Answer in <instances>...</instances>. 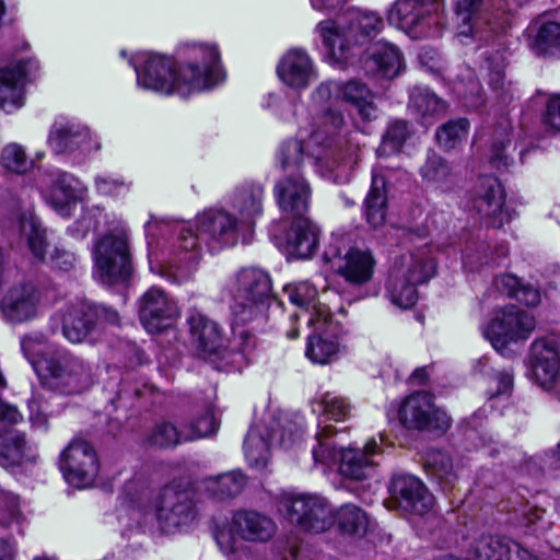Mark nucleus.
I'll use <instances>...</instances> for the list:
<instances>
[{
  "label": "nucleus",
  "mask_w": 560,
  "mask_h": 560,
  "mask_svg": "<svg viewBox=\"0 0 560 560\" xmlns=\"http://www.w3.org/2000/svg\"><path fill=\"white\" fill-rule=\"evenodd\" d=\"M232 326V337L225 340L222 326L208 315L192 311L187 317L190 342L197 355L219 369L241 371L246 366L256 348V337L248 329Z\"/></svg>",
  "instance_id": "nucleus-1"
},
{
  "label": "nucleus",
  "mask_w": 560,
  "mask_h": 560,
  "mask_svg": "<svg viewBox=\"0 0 560 560\" xmlns=\"http://www.w3.org/2000/svg\"><path fill=\"white\" fill-rule=\"evenodd\" d=\"M148 243V260L150 269L162 272L164 266L183 272H191L201 258V241L203 237L191 226H182L167 252L161 248L159 235L168 232L164 221H150L145 225Z\"/></svg>",
  "instance_id": "nucleus-2"
},
{
  "label": "nucleus",
  "mask_w": 560,
  "mask_h": 560,
  "mask_svg": "<svg viewBox=\"0 0 560 560\" xmlns=\"http://www.w3.org/2000/svg\"><path fill=\"white\" fill-rule=\"evenodd\" d=\"M384 27L385 21L380 14L358 9L348 10L338 22L327 20L317 25L325 47L339 59H348L351 47L368 44Z\"/></svg>",
  "instance_id": "nucleus-3"
},
{
  "label": "nucleus",
  "mask_w": 560,
  "mask_h": 560,
  "mask_svg": "<svg viewBox=\"0 0 560 560\" xmlns=\"http://www.w3.org/2000/svg\"><path fill=\"white\" fill-rule=\"evenodd\" d=\"M177 56L182 91H202L223 80L221 55L217 44L186 42L178 47Z\"/></svg>",
  "instance_id": "nucleus-4"
},
{
  "label": "nucleus",
  "mask_w": 560,
  "mask_h": 560,
  "mask_svg": "<svg viewBox=\"0 0 560 560\" xmlns=\"http://www.w3.org/2000/svg\"><path fill=\"white\" fill-rule=\"evenodd\" d=\"M161 530L174 533L191 525L198 515L196 491L190 482L173 481L165 486L149 506Z\"/></svg>",
  "instance_id": "nucleus-5"
},
{
  "label": "nucleus",
  "mask_w": 560,
  "mask_h": 560,
  "mask_svg": "<svg viewBox=\"0 0 560 560\" xmlns=\"http://www.w3.org/2000/svg\"><path fill=\"white\" fill-rule=\"evenodd\" d=\"M231 305L234 322L247 324L265 310L271 294V280L268 273L257 268L242 269L232 288Z\"/></svg>",
  "instance_id": "nucleus-6"
},
{
  "label": "nucleus",
  "mask_w": 560,
  "mask_h": 560,
  "mask_svg": "<svg viewBox=\"0 0 560 560\" xmlns=\"http://www.w3.org/2000/svg\"><path fill=\"white\" fill-rule=\"evenodd\" d=\"M95 276L106 285L127 282L132 275L128 236L125 232L107 233L94 245Z\"/></svg>",
  "instance_id": "nucleus-7"
},
{
  "label": "nucleus",
  "mask_w": 560,
  "mask_h": 560,
  "mask_svg": "<svg viewBox=\"0 0 560 560\" xmlns=\"http://www.w3.org/2000/svg\"><path fill=\"white\" fill-rule=\"evenodd\" d=\"M398 419L407 430L444 435L452 427L453 419L446 410L435 402L433 394L417 390L408 395L400 404Z\"/></svg>",
  "instance_id": "nucleus-8"
},
{
  "label": "nucleus",
  "mask_w": 560,
  "mask_h": 560,
  "mask_svg": "<svg viewBox=\"0 0 560 560\" xmlns=\"http://www.w3.org/2000/svg\"><path fill=\"white\" fill-rule=\"evenodd\" d=\"M279 512L301 530L323 533L335 523V514L327 500L312 494H284L279 500Z\"/></svg>",
  "instance_id": "nucleus-9"
},
{
  "label": "nucleus",
  "mask_w": 560,
  "mask_h": 560,
  "mask_svg": "<svg viewBox=\"0 0 560 560\" xmlns=\"http://www.w3.org/2000/svg\"><path fill=\"white\" fill-rule=\"evenodd\" d=\"M38 372L44 383L63 394L80 393L91 382V369L85 362L70 353H62L44 360Z\"/></svg>",
  "instance_id": "nucleus-10"
},
{
  "label": "nucleus",
  "mask_w": 560,
  "mask_h": 560,
  "mask_svg": "<svg viewBox=\"0 0 560 560\" xmlns=\"http://www.w3.org/2000/svg\"><path fill=\"white\" fill-rule=\"evenodd\" d=\"M536 327V319L516 306L504 307L489 322L485 336L493 348L503 351L511 342L529 338Z\"/></svg>",
  "instance_id": "nucleus-11"
},
{
  "label": "nucleus",
  "mask_w": 560,
  "mask_h": 560,
  "mask_svg": "<svg viewBox=\"0 0 560 560\" xmlns=\"http://www.w3.org/2000/svg\"><path fill=\"white\" fill-rule=\"evenodd\" d=\"M486 2H455L454 22L462 36H472L482 25L492 32H504L512 22V15L503 7L485 8Z\"/></svg>",
  "instance_id": "nucleus-12"
},
{
  "label": "nucleus",
  "mask_w": 560,
  "mask_h": 560,
  "mask_svg": "<svg viewBox=\"0 0 560 560\" xmlns=\"http://www.w3.org/2000/svg\"><path fill=\"white\" fill-rule=\"evenodd\" d=\"M65 479L77 488L91 486L98 474V459L94 448L85 441L74 440L60 456Z\"/></svg>",
  "instance_id": "nucleus-13"
},
{
  "label": "nucleus",
  "mask_w": 560,
  "mask_h": 560,
  "mask_svg": "<svg viewBox=\"0 0 560 560\" xmlns=\"http://www.w3.org/2000/svg\"><path fill=\"white\" fill-rule=\"evenodd\" d=\"M142 88L164 94L177 93L187 96L190 93L180 89L178 62L171 57L145 52L142 55Z\"/></svg>",
  "instance_id": "nucleus-14"
},
{
  "label": "nucleus",
  "mask_w": 560,
  "mask_h": 560,
  "mask_svg": "<svg viewBox=\"0 0 560 560\" xmlns=\"http://www.w3.org/2000/svg\"><path fill=\"white\" fill-rule=\"evenodd\" d=\"M468 560H538L529 550L502 535L480 534L466 548Z\"/></svg>",
  "instance_id": "nucleus-15"
},
{
  "label": "nucleus",
  "mask_w": 560,
  "mask_h": 560,
  "mask_svg": "<svg viewBox=\"0 0 560 560\" xmlns=\"http://www.w3.org/2000/svg\"><path fill=\"white\" fill-rule=\"evenodd\" d=\"M273 195L284 215L291 219L306 217L312 188L302 174H285L275 184Z\"/></svg>",
  "instance_id": "nucleus-16"
},
{
  "label": "nucleus",
  "mask_w": 560,
  "mask_h": 560,
  "mask_svg": "<svg viewBox=\"0 0 560 560\" xmlns=\"http://www.w3.org/2000/svg\"><path fill=\"white\" fill-rule=\"evenodd\" d=\"M40 302V292L32 282H21L10 287L1 301V312L5 320L21 324L34 319Z\"/></svg>",
  "instance_id": "nucleus-17"
},
{
  "label": "nucleus",
  "mask_w": 560,
  "mask_h": 560,
  "mask_svg": "<svg viewBox=\"0 0 560 560\" xmlns=\"http://www.w3.org/2000/svg\"><path fill=\"white\" fill-rule=\"evenodd\" d=\"M325 257L331 261L335 272L352 285H364L373 277L375 259L369 250L350 248L343 256L339 252H325Z\"/></svg>",
  "instance_id": "nucleus-18"
},
{
  "label": "nucleus",
  "mask_w": 560,
  "mask_h": 560,
  "mask_svg": "<svg viewBox=\"0 0 560 560\" xmlns=\"http://www.w3.org/2000/svg\"><path fill=\"white\" fill-rule=\"evenodd\" d=\"M38 69L37 60L21 59L0 69V107L5 110L23 106V84Z\"/></svg>",
  "instance_id": "nucleus-19"
},
{
  "label": "nucleus",
  "mask_w": 560,
  "mask_h": 560,
  "mask_svg": "<svg viewBox=\"0 0 560 560\" xmlns=\"http://www.w3.org/2000/svg\"><path fill=\"white\" fill-rule=\"evenodd\" d=\"M389 492L400 509L416 514L424 515L434 505V498L423 482L413 476H397L393 478Z\"/></svg>",
  "instance_id": "nucleus-20"
},
{
  "label": "nucleus",
  "mask_w": 560,
  "mask_h": 560,
  "mask_svg": "<svg viewBox=\"0 0 560 560\" xmlns=\"http://www.w3.org/2000/svg\"><path fill=\"white\" fill-rule=\"evenodd\" d=\"M530 366L536 383L551 390L560 377V357L553 340L538 338L532 343Z\"/></svg>",
  "instance_id": "nucleus-21"
},
{
  "label": "nucleus",
  "mask_w": 560,
  "mask_h": 560,
  "mask_svg": "<svg viewBox=\"0 0 560 560\" xmlns=\"http://www.w3.org/2000/svg\"><path fill=\"white\" fill-rule=\"evenodd\" d=\"M175 303L159 288H151L142 296V326L150 334H159L176 317Z\"/></svg>",
  "instance_id": "nucleus-22"
},
{
  "label": "nucleus",
  "mask_w": 560,
  "mask_h": 560,
  "mask_svg": "<svg viewBox=\"0 0 560 560\" xmlns=\"http://www.w3.org/2000/svg\"><path fill=\"white\" fill-rule=\"evenodd\" d=\"M380 453L377 442L370 440L363 450L348 447L340 452L339 474L351 481H363L374 477L377 463L373 456Z\"/></svg>",
  "instance_id": "nucleus-23"
},
{
  "label": "nucleus",
  "mask_w": 560,
  "mask_h": 560,
  "mask_svg": "<svg viewBox=\"0 0 560 560\" xmlns=\"http://www.w3.org/2000/svg\"><path fill=\"white\" fill-rule=\"evenodd\" d=\"M196 226L203 240L208 237L225 245H234L240 234L248 235L240 221L223 210L205 211L197 218Z\"/></svg>",
  "instance_id": "nucleus-24"
},
{
  "label": "nucleus",
  "mask_w": 560,
  "mask_h": 560,
  "mask_svg": "<svg viewBox=\"0 0 560 560\" xmlns=\"http://www.w3.org/2000/svg\"><path fill=\"white\" fill-rule=\"evenodd\" d=\"M279 79L295 90L306 89L316 78V71L308 54L300 48L288 50L277 66Z\"/></svg>",
  "instance_id": "nucleus-25"
},
{
  "label": "nucleus",
  "mask_w": 560,
  "mask_h": 560,
  "mask_svg": "<svg viewBox=\"0 0 560 560\" xmlns=\"http://www.w3.org/2000/svg\"><path fill=\"white\" fill-rule=\"evenodd\" d=\"M96 328L94 303L80 302L69 306L62 315V334L72 343L84 341Z\"/></svg>",
  "instance_id": "nucleus-26"
},
{
  "label": "nucleus",
  "mask_w": 560,
  "mask_h": 560,
  "mask_svg": "<svg viewBox=\"0 0 560 560\" xmlns=\"http://www.w3.org/2000/svg\"><path fill=\"white\" fill-rule=\"evenodd\" d=\"M48 144L56 154H66L75 150L90 151V130L75 122H55L49 132Z\"/></svg>",
  "instance_id": "nucleus-27"
},
{
  "label": "nucleus",
  "mask_w": 560,
  "mask_h": 560,
  "mask_svg": "<svg viewBox=\"0 0 560 560\" xmlns=\"http://www.w3.org/2000/svg\"><path fill=\"white\" fill-rule=\"evenodd\" d=\"M435 270L436 266L430 255V248L424 244L417 250L402 255L392 275L419 285L434 277Z\"/></svg>",
  "instance_id": "nucleus-28"
},
{
  "label": "nucleus",
  "mask_w": 560,
  "mask_h": 560,
  "mask_svg": "<svg viewBox=\"0 0 560 560\" xmlns=\"http://www.w3.org/2000/svg\"><path fill=\"white\" fill-rule=\"evenodd\" d=\"M233 530L244 540L262 542L269 540L276 533L275 522L267 515L241 510L232 517Z\"/></svg>",
  "instance_id": "nucleus-29"
},
{
  "label": "nucleus",
  "mask_w": 560,
  "mask_h": 560,
  "mask_svg": "<svg viewBox=\"0 0 560 560\" xmlns=\"http://www.w3.org/2000/svg\"><path fill=\"white\" fill-rule=\"evenodd\" d=\"M504 205L505 192L501 183L493 177L482 178L481 190L475 200L478 212L483 217L492 218L493 224L500 228L504 221L509 220Z\"/></svg>",
  "instance_id": "nucleus-30"
},
{
  "label": "nucleus",
  "mask_w": 560,
  "mask_h": 560,
  "mask_svg": "<svg viewBox=\"0 0 560 560\" xmlns=\"http://www.w3.org/2000/svg\"><path fill=\"white\" fill-rule=\"evenodd\" d=\"M262 200L264 187L260 184L250 183L237 189L233 205L240 217V226L248 235L256 220L262 215Z\"/></svg>",
  "instance_id": "nucleus-31"
},
{
  "label": "nucleus",
  "mask_w": 560,
  "mask_h": 560,
  "mask_svg": "<svg viewBox=\"0 0 560 560\" xmlns=\"http://www.w3.org/2000/svg\"><path fill=\"white\" fill-rule=\"evenodd\" d=\"M287 235V248L296 258L311 257L318 246V228L306 217L292 219Z\"/></svg>",
  "instance_id": "nucleus-32"
},
{
  "label": "nucleus",
  "mask_w": 560,
  "mask_h": 560,
  "mask_svg": "<svg viewBox=\"0 0 560 560\" xmlns=\"http://www.w3.org/2000/svg\"><path fill=\"white\" fill-rule=\"evenodd\" d=\"M338 96L353 106L360 118L371 121L377 118V106L374 103V93L369 86L355 79L337 84Z\"/></svg>",
  "instance_id": "nucleus-33"
},
{
  "label": "nucleus",
  "mask_w": 560,
  "mask_h": 560,
  "mask_svg": "<svg viewBox=\"0 0 560 560\" xmlns=\"http://www.w3.org/2000/svg\"><path fill=\"white\" fill-rule=\"evenodd\" d=\"M363 210L365 220L372 228L384 225L387 215V182L384 175L373 174Z\"/></svg>",
  "instance_id": "nucleus-34"
},
{
  "label": "nucleus",
  "mask_w": 560,
  "mask_h": 560,
  "mask_svg": "<svg viewBox=\"0 0 560 560\" xmlns=\"http://www.w3.org/2000/svg\"><path fill=\"white\" fill-rule=\"evenodd\" d=\"M363 68L366 73L392 79L400 71L401 55L395 46L384 44L364 58Z\"/></svg>",
  "instance_id": "nucleus-35"
},
{
  "label": "nucleus",
  "mask_w": 560,
  "mask_h": 560,
  "mask_svg": "<svg viewBox=\"0 0 560 560\" xmlns=\"http://www.w3.org/2000/svg\"><path fill=\"white\" fill-rule=\"evenodd\" d=\"M408 107L423 124L431 122L447 112L446 102L423 88L411 90Z\"/></svg>",
  "instance_id": "nucleus-36"
},
{
  "label": "nucleus",
  "mask_w": 560,
  "mask_h": 560,
  "mask_svg": "<svg viewBox=\"0 0 560 560\" xmlns=\"http://www.w3.org/2000/svg\"><path fill=\"white\" fill-rule=\"evenodd\" d=\"M145 442L149 446L158 450H172L176 446L188 443L185 427L172 421L163 420L156 422L147 433Z\"/></svg>",
  "instance_id": "nucleus-37"
},
{
  "label": "nucleus",
  "mask_w": 560,
  "mask_h": 560,
  "mask_svg": "<svg viewBox=\"0 0 560 560\" xmlns=\"http://www.w3.org/2000/svg\"><path fill=\"white\" fill-rule=\"evenodd\" d=\"M30 451L24 433L16 430L0 432V464L2 466L21 465L31 458Z\"/></svg>",
  "instance_id": "nucleus-38"
},
{
  "label": "nucleus",
  "mask_w": 560,
  "mask_h": 560,
  "mask_svg": "<svg viewBox=\"0 0 560 560\" xmlns=\"http://www.w3.org/2000/svg\"><path fill=\"white\" fill-rule=\"evenodd\" d=\"M424 468L427 474L443 489L451 491L457 480L453 468V462L448 454L440 450H431L427 453Z\"/></svg>",
  "instance_id": "nucleus-39"
},
{
  "label": "nucleus",
  "mask_w": 560,
  "mask_h": 560,
  "mask_svg": "<svg viewBox=\"0 0 560 560\" xmlns=\"http://www.w3.org/2000/svg\"><path fill=\"white\" fill-rule=\"evenodd\" d=\"M73 179L70 174L58 172L47 195L48 203L63 217L69 215L70 207L75 201Z\"/></svg>",
  "instance_id": "nucleus-40"
},
{
  "label": "nucleus",
  "mask_w": 560,
  "mask_h": 560,
  "mask_svg": "<svg viewBox=\"0 0 560 560\" xmlns=\"http://www.w3.org/2000/svg\"><path fill=\"white\" fill-rule=\"evenodd\" d=\"M206 490L218 500H226L240 494L246 486V477L231 471L205 479Z\"/></svg>",
  "instance_id": "nucleus-41"
},
{
  "label": "nucleus",
  "mask_w": 560,
  "mask_h": 560,
  "mask_svg": "<svg viewBox=\"0 0 560 560\" xmlns=\"http://www.w3.org/2000/svg\"><path fill=\"white\" fill-rule=\"evenodd\" d=\"M20 232L26 238L33 256L40 261L46 258L47 241L46 230L32 214L23 213L20 217Z\"/></svg>",
  "instance_id": "nucleus-42"
},
{
  "label": "nucleus",
  "mask_w": 560,
  "mask_h": 560,
  "mask_svg": "<svg viewBox=\"0 0 560 560\" xmlns=\"http://www.w3.org/2000/svg\"><path fill=\"white\" fill-rule=\"evenodd\" d=\"M338 352L339 343L335 338L317 332L308 336L305 355L313 363L328 364L337 358Z\"/></svg>",
  "instance_id": "nucleus-43"
},
{
  "label": "nucleus",
  "mask_w": 560,
  "mask_h": 560,
  "mask_svg": "<svg viewBox=\"0 0 560 560\" xmlns=\"http://www.w3.org/2000/svg\"><path fill=\"white\" fill-rule=\"evenodd\" d=\"M499 283L510 298L515 299L527 307H536L541 301L538 288L522 281L513 275H503Z\"/></svg>",
  "instance_id": "nucleus-44"
},
{
  "label": "nucleus",
  "mask_w": 560,
  "mask_h": 560,
  "mask_svg": "<svg viewBox=\"0 0 560 560\" xmlns=\"http://www.w3.org/2000/svg\"><path fill=\"white\" fill-rule=\"evenodd\" d=\"M468 131V119L456 118L438 127L435 138L441 148L444 150H451L466 139Z\"/></svg>",
  "instance_id": "nucleus-45"
},
{
  "label": "nucleus",
  "mask_w": 560,
  "mask_h": 560,
  "mask_svg": "<svg viewBox=\"0 0 560 560\" xmlns=\"http://www.w3.org/2000/svg\"><path fill=\"white\" fill-rule=\"evenodd\" d=\"M277 161L287 174H301L304 162L303 143L296 139L283 142L278 150Z\"/></svg>",
  "instance_id": "nucleus-46"
},
{
  "label": "nucleus",
  "mask_w": 560,
  "mask_h": 560,
  "mask_svg": "<svg viewBox=\"0 0 560 560\" xmlns=\"http://www.w3.org/2000/svg\"><path fill=\"white\" fill-rule=\"evenodd\" d=\"M387 291L393 304L400 308H410L418 301L417 284L390 275Z\"/></svg>",
  "instance_id": "nucleus-47"
},
{
  "label": "nucleus",
  "mask_w": 560,
  "mask_h": 560,
  "mask_svg": "<svg viewBox=\"0 0 560 560\" xmlns=\"http://www.w3.org/2000/svg\"><path fill=\"white\" fill-rule=\"evenodd\" d=\"M337 518L340 529L348 534H364L368 528V515L357 505L345 504L342 505L335 520Z\"/></svg>",
  "instance_id": "nucleus-48"
},
{
  "label": "nucleus",
  "mask_w": 560,
  "mask_h": 560,
  "mask_svg": "<svg viewBox=\"0 0 560 560\" xmlns=\"http://www.w3.org/2000/svg\"><path fill=\"white\" fill-rule=\"evenodd\" d=\"M343 121V116L340 112L328 109L320 117L318 129L312 131V141L319 145L330 147L334 138L342 127Z\"/></svg>",
  "instance_id": "nucleus-49"
},
{
  "label": "nucleus",
  "mask_w": 560,
  "mask_h": 560,
  "mask_svg": "<svg viewBox=\"0 0 560 560\" xmlns=\"http://www.w3.org/2000/svg\"><path fill=\"white\" fill-rule=\"evenodd\" d=\"M420 175L423 180L430 184H447L453 176L448 162L436 153L429 154L424 164L420 167Z\"/></svg>",
  "instance_id": "nucleus-50"
},
{
  "label": "nucleus",
  "mask_w": 560,
  "mask_h": 560,
  "mask_svg": "<svg viewBox=\"0 0 560 560\" xmlns=\"http://www.w3.org/2000/svg\"><path fill=\"white\" fill-rule=\"evenodd\" d=\"M425 2H394L389 10V20L396 21L401 28L417 26L423 19Z\"/></svg>",
  "instance_id": "nucleus-51"
},
{
  "label": "nucleus",
  "mask_w": 560,
  "mask_h": 560,
  "mask_svg": "<svg viewBox=\"0 0 560 560\" xmlns=\"http://www.w3.org/2000/svg\"><path fill=\"white\" fill-rule=\"evenodd\" d=\"M0 162L8 172L19 175L27 173L33 166L25 150L18 143L7 144L2 149Z\"/></svg>",
  "instance_id": "nucleus-52"
},
{
  "label": "nucleus",
  "mask_w": 560,
  "mask_h": 560,
  "mask_svg": "<svg viewBox=\"0 0 560 560\" xmlns=\"http://www.w3.org/2000/svg\"><path fill=\"white\" fill-rule=\"evenodd\" d=\"M337 429L327 424L316 434L317 444L313 448V458L316 464L327 465L336 458V443L334 441Z\"/></svg>",
  "instance_id": "nucleus-53"
},
{
  "label": "nucleus",
  "mask_w": 560,
  "mask_h": 560,
  "mask_svg": "<svg viewBox=\"0 0 560 560\" xmlns=\"http://www.w3.org/2000/svg\"><path fill=\"white\" fill-rule=\"evenodd\" d=\"M244 452L248 463L254 467L267 465L269 446L268 442L255 432H249L244 441Z\"/></svg>",
  "instance_id": "nucleus-54"
},
{
  "label": "nucleus",
  "mask_w": 560,
  "mask_h": 560,
  "mask_svg": "<svg viewBox=\"0 0 560 560\" xmlns=\"http://www.w3.org/2000/svg\"><path fill=\"white\" fill-rule=\"evenodd\" d=\"M510 143L511 128L509 125L502 126L494 131L489 155V161L494 167L499 168L508 165V155L505 154V150Z\"/></svg>",
  "instance_id": "nucleus-55"
},
{
  "label": "nucleus",
  "mask_w": 560,
  "mask_h": 560,
  "mask_svg": "<svg viewBox=\"0 0 560 560\" xmlns=\"http://www.w3.org/2000/svg\"><path fill=\"white\" fill-rule=\"evenodd\" d=\"M183 425L185 427L189 442L203 439L215 433L219 427L213 412L210 410H206L197 419L190 422H183Z\"/></svg>",
  "instance_id": "nucleus-56"
},
{
  "label": "nucleus",
  "mask_w": 560,
  "mask_h": 560,
  "mask_svg": "<svg viewBox=\"0 0 560 560\" xmlns=\"http://www.w3.org/2000/svg\"><path fill=\"white\" fill-rule=\"evenodd\" d=\"M535 48L539 54L560 48V23L544 22L538 28Z\"/></svg>",
  "instance_id": "nucleus-57"
},
{
  "label": "nucleus",
  "mask_w": 560,
  "mask_h": 560,
  "mask_svg": "<svg viewBox=\"0 0 560 560\" xmlns=\"http://www.w3.org/2000/svg\"><path fill=\"white\" fill-rule=\"evenodd\" d=\"M323 413L328 419L343 421L350 416L351 406L347 398L326 393L320 398Z\"/></svg>",
  "instance_id": "nucleus-58"
},
{
  "label": "nucleus",
  "mask_w": 560,
  "mask_h": 560,
  "mask_svg": "<svg viewBox=\"0 0 560 560\" xmlns=\"http://www.w3.org/2000/svg\"><path fill=\"white\" fill-rule=\"evenodd\" d=\"M410 136L409 124L404 119H395L389 122L384 136L383 145L390 151H399Z\"/></svg>",
  "instance_id": "nucleus-59"
},
{
  "label": "nucleus",
  "mask_w": 560,
  "mask_h": 560,
  "mask_svg": "<svg viewBox=\"0 0 560 560\" xmlns=\"http://www.w3.org/2000/svg\"><path fill=\"white\" fill-rule=\"evenodd\" d=\"M290 301L299 307L310 308L316 306L317 290L308 282H301L287 289Z\"/></svg>",
  "instance_id": "nucleus-60"
},
{
  "label": "nucleus",
  "mask_w": 560,
  "mask_h": 560,
  "mask_svg": "<svg viewBox=\"0 0 560 560\" xmlns=\"http://www.w3.org/2000/svg\"><path fill=\"white\" fill-rule=\"evenodd\" d=\"M120 505L126 510L138 511L140 508V479L132 477L122 487Z\"/></svg>",
  "instance_id": "nucleus-61"
},
{
  "label": "nucleus",
  "mask_w": 560,
  "mask_h": 560,
  "mask_svg": "<svg viewBox=\"0 0 560 560\" xmlns=\"http://www.w3.org/2000/svg\"><path fill=\"white\" fill-rule=\"evenodd\" d=\"M45 342V338L43 335H36V336H25L21 340V348L25 355V358L31 362V364L34 366L35 371L38 373L42 368L44 366V360H37L38 350L37 348L40 347Z\"/></svg>",
  "instance_id": "nucleus-62"
},
{
  "label": "nucleus",
  "mask_w": 560,
  "mask_h": 560,
  "mask_svg": "<svg viewBox=\"0 0 560 560\" xmlns=\"http://www.w3.org/2000/svg\"><path fill=\"white\" fill-rule=\"evenodd\" d=\"M541 121L547 129L560 132V94L548 98Z\"/></svg>",
  "instance_id": "nucleus-63"
},
{
  "label": "nucleus",
  "mask_w": 560,
  "mask_h": 560,
  "mask_svg": "<svg viewBox=\"0 0 560 560\" xmlns=\"http://www.w3.org/2000/svg\"><path fill=\"white\" fill-rule=\"evenodd\" d=\"M74 255L68 250L56 247L48 257V262L52 268L69 271L74 266Z\"/></svg>",
  "instance_id": "nucleus-64"
}]
</instances>
